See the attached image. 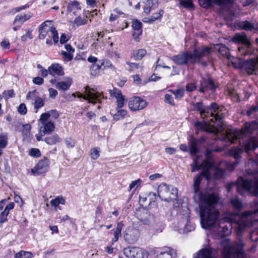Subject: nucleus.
<instances>
[{
	"label": "nucleus",
	"mask_w": 258,
	"mask_h": 258,
	"mask_svg": "<svg viewBox=\"0 0 258 258\" xmlns=\"http://www.w3.org/2000/svg\"><path fill=\"white\" fill-rule=\"evenodd\" d=\"M49 116L46 114H41L39 121L42 124V131L44 134H49L55 130V125L51 121L48 120Z\"/></svg>",
	"instance_id": "ddd939ff"
},
{
	"label": "nucleus",
	"mask_w": 258,
	"mask_h": 258,
	"mask_svg": "<svg viewBox=\"0 0 258 258\" xmlns=\"http://www.w3.org/2000/svg\"><path fill=\"white\" fill-rule=\"evenodd\" d=\"M49 74L53 76H63L64 72L62 67L58 63L52 64L48 68Z\"/></svg>",
	"instance_id": "b1692460"
},
{
	"label": "nucleus",
	"mask_w": 258,
	"mask_h": 258,
	"mask_svg": "<svg viewBox=\"0 0 258 258\" xmlns=\"http://www.w3.org/2000/svg\"><path fill=\"white\" fill-rule=\"evenodd\" d=\"M182 226L184 227L183 229V233H187L194 229V226L190 224V218L188 219L187 220L186 219L181 220L179 223V226L181 228Z\"/></svg>",
	"instance_id": "2f4dec72"
},
{
	"label": "nucleus",
	"mask_w": 258,
	"mask_h": 258,
	"mask_svg": "<svg viewBox=\"0 0 258 258\" xmlns=\"http://www.w3.org/2000/svg\"><path fill=\"white\" fill-rule=\"evenodd\" d=\"M244 148L247 153L250 150H254L258 147L257 140L255 137H250L244 143Z\"/></svg>",
	"instance_id": "5701e85b"
},
{
	"label": "nucleus",
	"mask_w": 258,
	"mask_h": 258,
	"mask_svg": "<svg viewBox=\"0 0 258 258\" xmlns=\"http://www.w3.org/2000/svg\"><path fill=\"white\" fill-rule=\"evenodd\" d=\"M147 54V51L145 49H140L134 50L132 55L136 60L141 59Z\"/></svg>",
	"instance_id": "ea45409f"
},
{
	"label": "nucleus",
	"mask_w": 258,
	"mask_h": 258,
	"mask_svg": "<svg viewBox=\"0 0 258 258\" xmlns=\"http://www.w3.org/2000/svg\"><path fill=\"white\" fill-rule=\"evenodd\" d=\"M102 211L101 208L99 206L97 207L95 211V223H98L100 221L101 219Z\"/></svg>",
	"instance_id": "6e6d98bb"
},
{
	"label": "nucleus",
	"mask_w": 258,
	"mask_h": 258,
	"mask_svg": "<svg viewBox=\"0 0 258 258\" xmlns=\"http://www.w3.org/2000/svg\"><path fill=\"white\" fill-rule=\"evenodd\" d=\"M142 180L140 179H138L137 180L133 181L130 184L128 187V191H131L133 188L136 187L134 191L136 188L141 184Z\"/></svg>",
	"instance_id": "4d7b16f0"
},
{
	"label": "nucleus",
	"mask_w": 258,
	"mask_h": 258,
	"mask_svg": "<svg viewBox=\"0 0 258 258\" xmlns=\"http://www.w3.org/2000/svg\"><path fill=\"white\" fill-rule=\"evenodd\" d=\"M226 165V162H222L220 163L219 167L214 169V176L215 178L218 179L223 177L224 173V170L223 167Z\"/></svg>",
	"instance_id": "72a5a7b5"
},
{
	"label": "nucleus",
	"mask_w": 258,
	"mask_h": 258,
	"mask_svg": "<svg viewBox=\"0 0 258 258\" xmlns=\"http://www.w3.org/2000/svg\"><path fill=\"white\" fill-rule=\"evenodd\" d=\"M31 4H32V3L29 2L24 6H21L19 7H17V8H14V9H13L12 10V12L13 13L19 12L23 10L28 8L31 5Z\"/></svg>",
	"instance_id": "e2e57ef3"
},
{
	"label": "nucleus",
	"mask_w": 258,
	"mask_h": 258,
	"mask_svg": "<svg viewBox=\"0 0 258 258\" xmlns=\"http://www.w3.org/2000/svg\"><path fill=\"white\" fill-rule=\"evenodd\" d=\"M116 109L117 112L113 116L114 119L118 120L122 119L127 115V111L126 110L122 109V108L118 109L117 108Z\"/></svg>",
	"instance_id": "a19ab883"
},
{
	"label": "nucleus",
	"mask_w": 258,
	"mask_h": 258,
	"mask_svg": "<svg viewBox=\"0 0 258 258\" xmlns=\"http://www.w3.org/2000/svg\"><path fill=\"white\" fill-rule=\"evenodd\" d=\"M50 204L52 207L54 208L55 211H57L58 209L61 210V208L59 206L60 204H65V200L63 197L58 196L54 199L51 200Z\"/></svg>",
	"instance_id": "7c9ffc66"
},
{
	"label": "nucleus",
	"mask_w": 258,
	"mask_h": 258,
	"mask_svg": "<svg viewBox=\"0 0 258 258\" xmlns=\"http://www.w3.org/2000/svg\"><path fill=\"white\" fill-rule=\"evenodd\" d=\"M147 105V103L146 101L138 96H134L131 98L128 102V107L133 111L142 110Z\"/></svg>",
	"instance_id": "f8f14e48"
},
{
	"label": "nucleus",
	"mask_w": 258,
	"mask_h": 258,
	"mask_svg": "<svg viewBox=\"0 0 258 258\" xmlns=\"http://www.w3.org/2000/svg\"><path fill=\"white\" fill-rule=\"evenodd\" d=\"M258 111V107L256 106H251L246 112V114L248 116H251L252 117H255L256 113Z\"/></svg>",
	"instance_id": "5fc2aeb1"
},
{
	"label": "nucleus",
	"mask_w": 258,
	"mask_h": 258,
	"mask_svg": "<svg viewBox=\"0 0 258 258\" xmlns=\"http://www.w3.org/2000/svg\"><path fill=\"white\" fill-rule=\"evenodd\" d=\"M15 258H32L33 254L29 251L21 250L15 254Z\"/></svg>",
	"instance_id": "c03bdc74"
},
{
	"label": "nucleus",
	"mask_w": 258,
	"mask_h": 258,
	"mask_svg": "<svg viewBox=\"0 0 258 258\" xmlns=\"http://www.w3.org/2000/svg\"><path fill=\"white\" fill-rule=\"evenodd\" d=\"M124 254L128 258H148L147 250L137 247H128L123 250Z\"/></svg>",
	"instance_id": "9b49d317"
},
{
	"label": "nucleus",
	"mask_w": 258,
	"mask_h": 258,
	"mask_svg": "<svg viewBox=\"0 0 258 258\" xmlns=\"http://www.w3.org/2000/svg\"><path fill=\"white\" fill-rule=\"evenodd\" d=\"M142 23L139 21L136 20L133 21L132 24V27L134 31L135 30H142Z\"/></svg>",
	"instance_id": "052dcab7"
},
{
	"label": "nucleus",
	"mask_w": 258,
	"mask_h": 258,
	"mask_svg": "<svg viewBox=\"0 0 258 258\" xmlns=\"http://www.w3.org/2000/svg\"><path fill=\"white\" fill-rule=\"evenodd\" d=\"M244 62L240 58H235L232 61L234 67L237 69H243Z\"/></svg>",
	"instance_id": "a18cd8bd"
},
{
	"label": "nucleus",
	"mask_w": 258,
	"mask_h": 258,
	"mask_svg": "<svg viewBox=\"0 0 258 258\" xmlns=\"http://www.w3.org/2000/svg\"><path fill=\"white\" fill-rule=\"evenodd\" d=\"M139 238V232L136 229H132L125 235V240L129 243H134Z\"/></svg>",
	"instance_id": "cd10ccee"
},
{
	"label": "nucleus",
	"mask_w": 258,
	"mask_h": 258,
	"mask_svg": "<svg viewBox=\"0 0 258 258\" xmlns=\"http://www.w3.org/2000/svg\"><path fill=\"white\" fill-rule=\"evenodd\" d=\"M32 17V15L30 12H28L27 14L18 15L16 16L13 24L15 25H19V27H20L25 21L29 20Z\"/></svg>",
	"instance_id": "393cba45"
},
{
	"label": "nucleus",
	"mask_w": 258,
	"mask_h": 258,
	"mask_svg": "<svg viewBox=\"0 0 258 258\" xmlns=\"http://www.w3.org/2000/svg\"><path fill=\"white\" fill-rule=\"evenodd\" d=\"M27 108L24 103H21L18 107V112L22 114L25 115L27 113Z\"/></svg>",
	"instance_id": "69168bd1"
},
{
	"label": "nucleus",
	"mask_w": 258,
	"mask_h": 258,
	"mask_svg": "<svg viewBox=\"0 0 258 258\" xmlns=\"http://www.w3.org/2000/svg\"><path fill=\"white\" fill-rule=\"evenodd\" d=\"M49 160L47 158H44L40 160L35 167L31 169V172L34 175L45 173L49 169Z\"/></svg>",
	"instance_id": "4468645a"
},
{
	"label": "nucleus",
	"mask_w": 258,
	"mask_h": 258,
	"mask_svg": "<svg viewBox=\"0 0 258 258\" xmlns=\"http://www.w3.org/2000/svg\"><path fill=\"white\" fill-rule=\"evenodd\" d=\"M177 252L175 249L170 247H164L155 258H175Z\"/></svg>",
	"instance_id": "6ab92c4d"
},
{
	"label": "nucleus",
	"mask_w": 258,
	"mask_h": 258,
	"mask_svg": "<svg viewBox=\"0 0 258 258\" xmlns=\"http://www.w3.org/2000/svg\"><path fill=\"white\" fill-rule=\"evenodd\" d=\"M8 137L7 134L0 135V148H5L8 145Z\"/></svg>",
	"instance_id": "49530a36"
},
{
	"label": "nucleus",
	"mask_w": 258,
	"mask_h": 258,
	"mask_svg": "<svg viewBox=\"0 0 258 258\" xmlns=\"http://www.w3.org/2000/svg\"><path fill=\"white\" fill-rule=\"evenodd\" d=\"M123 227V224L121 222L117 223L116 228L114 230H112L114 233V237L112 239L113 242H116L119 237L121 236V230Z\"/></svg>",
	"instance_id": "c9c22d12"
},
{
	"label": "nucleus",
	"mask_w": 258,
	"mask_h": 258,
	"mask_svg": "<svg viewBox=\"0 0 258 258\" xmlns=\"http://www.w3.org/2000/svg\"><path fill=\"white\" fill-rule=\"evenodd\" d=\"M242 150L239 148H235L230 151V154L235 159H237L240 157V154L242 153Z\"/></svg>",
	"instance_id": "864d4df0"
},
{
	"label": "nucleus",
	"mask_w": 258,
	"mask_h": 258,
	"mask_svg": "<svg viewBox=\"0 0 258 258\" xmlns=\"http://www.w3.org/2000/svg\"><path fill=\"white\" fill-rule=\"evenodd\" d=\"M250 238L253 241H258V229H255L251 232Z\"/></svg>",
	"instance_id": "774afa93"
},
{
	"label": "nucleus",
	"mask_w": 258,
	"mask_h": 258,
	"mask_svg": "<svg viewBox=\"0 0 258 258\" xmlns=\"http://www.w3.org/2000/svg\"><path fill=\"white\" fill-rule=\"evenodd\" d=\"M73 83L71 78L67 77L64 78L63 81L58 82L56 85V88L59 90L64 91L68 90Z\"/></svg>",
	"instance_id": "4be33fe9"
},
{
	"label": "nucleus",
	"mask_w": 258,
	"mask_h": 258,
	"mask_svg": "<svg viewBox=\"0 0 258 258\" xmlns=\"http://www.w3.org/2000/svg\"><path fill=\"white\" fill-rule=\"evenodd\" d=\"M37 91L34 90L32 91L29 92L26 95V99H33V103L35 112H37L39 109L42 107L44 105V99L36 95Z\"/></svg>",
	"instance_id": "f3484780"
},
{
	"label": "nucleus",
	"mask_w": 258,
	"mask_h": 258,
	"mask_svg": "<svg viewBox=\"0 0 258 258\" xmlns=\"http://www.w3.org/2000/svg\"><path fill=\"white\" fill-rule=\"evenodd\" d=\"M197 144L198 141L195 139H192L189 142V149L192 155H196L199 151L197 148Z\"/></svg>",
	"instance_id": "4c0bfd02"
},
{
	"label": "nucleus",
	"mask_w": 258,
	"mask_h": 258,
	"mask_svg": "<svg viewBox=\"0 0 258 258\" xmlns=\"http://www.w3.org/2000/svg\"><path fill=\"white\" fill-rule=\"evenodd\" d=\"M221 245L223 247V258H245L243 249L244 244L240 238L238 241L232 243L228 239L225 238L221 241ZM217 255L216 249L208 247L199 250L194 258H216Z\"/></svg>",
	"instance_id": "20e7f679"
},
{
	"label": "nucleus",
	"mask_w": 258,
	"mask_h": 258,
	"mask_svg": "<svg viewBox=\"0 0 258 258\" xmlns=\"http://www.w3.org/2000/svg\"><path fill=\"white\" fill-rule=\"evenodd\" d=\"M90 154L92 159H97L99 157V151L98 149L97 148H94L92 149Z\"/></svg>",
	"instance_id": "680f3d73"
},
{
	"label": "nucleus",
	"mask_w": 258,
	"mask_h": 258,
	"mask_svg": "<svg viewBox=\"0 0 258 258\" xmlns=\"http://www.w3.org/2000/svg\"><path fill=\"white\" fill-rule=\"evenodd\" d=\"M31 126L29 124H25L23 125L22 134L23 136L28 137L30 134Z\"/></svg>",
	"instance_id": "603ef678"
},
{
	"label": "nucleus",
	"mask_w": 258,
	"mask_h": 258,
	"mask_svg": "<svg viewBox=\"0 0 258 258\" xmlns=\"http://www.w3.org/2000/svg\"><path fill=\"white\" fill-rule=\"evenodd\" d=\"M206 159L202 162L200 161L199 156L194 160L191 172H195L200 168L203 171L194 178L193 189L194 199L196 202L199 203L200 210L201 223L203 228L207 229L211 227H216V224L219 217V212L215 208V206L219 201L216 194H210L200 190V186L203 176L207 180L210 178L209 170L213 165V159L210 156V152L206 151Z\"/></svg>",
	"instance_id": "f257e3e1"
},
{
	"label": "nucleus",
	"mask_w": 258,
	"mask_h": 258,
	"mask_svg": "<svg viewBox=\"0 0 258 258\" xmlns=\"http://www.w3.org/2000/svg\"><path fill=\"white\" fill-rule=\"evenodd\" d=\"M249 74H256L258 72V58L256 60L250 59L244 63V68Z\"/></svg>",
	"instance_id": "aec40b11"
},
{
	"label": "nucleus",
	"mask_w": 258,
	"mask_h": 258,
	"mask_svg": "<svg viewBox=\"0 0 258 258\" xmlns=\"http://www.w3.org/2000/svg\"><path fill=\"white\" fill-rule=\"evenodd\" d=\"M211 52V48L202 46L195 48L193 53L187 51H183L170 57V59L177 65L188 66L199 62L203 57L210 55Z\"/></svg>",
	"instance_id": "39448f33"
},
{
	"label": "nucleus",
	"mask_w": 258,
	"mask_h": 258,
	"mask_svg": "<svg viewBox=\"0 0 258 258\" xmlns=\"http://www.w3.org/2000/svg\"><path fill=\"white\" fill-rule=\"evenodd\" d=\"M84 89L85 94L78 93L77 94L78 98H83L84 100H87L88 102L93 104L97 102L100 103L101 99L104 98L102 92H99L93 88L91 89L87 86Z\"/></svg>",
	"instance_id": "9d476101"
},
{
	"label": "nucleus",
	"mask_w": 258,
	"mask_h": 258,
	"mask_svg": "<svg viewBox=\"0 0 258 258\" xmlns=\"http://www.w3.org/2000/svg\"><path fill=\"white\" fill-rule=\"evenodd\" d=\"M217 48L218 50V51L220 53H221L223 56H226L227 57L229 55V49L228 48L224 45H217Z\"/></svg>",
	"instance_id": "de8ad7c7"
},
{
	"label": "nucleus",
	"mask_w": 258,
	"mask_h": 258,
	"mask_svg": "<svg viewBox=\"0 0 258 258\" xmlns=\"http://www.w3.org/2000/svg\"><path fill=\"white\" fill-rule=\"evenodd\" d=\"M87 17L86 16V18H82L80 16H78L74 20V23L78 27L86 24L88 21Z\"/></svg>",
	"instance_id": "09e8293b"
},
{
	"label": "nucleus",
	"mask_w": 258,
	"mask_h": 258,
	"mask_svg": "<svg viewBox=\"0 0 258 258\" xmlns=\"http://www.w3.org/2000/svg\"><path fill=\"white\" fill-rule=\"evenodd\" d=\"M29 155L33 157H39L41 156L40 150L37 148H32L29 151Z\"/></svg>",
	"instance_id": "bf43d9fd"
},
{
	"label": "nucleus",
	"mask_w": 258,
	"mask_h": 258,
	"mask_svg": "<svg viewBox=\"0 0 258 258\" xmlns=\"http://www.w3.org/2000/svg\"><path fill=\"white\" fill-rule=\"evenodd\" d=\"M103 64V62L101 60H99L97 63L92 64L90 67L91 74L93 76L98 75Z\"/></svg>",
	"instance_id": "f704fd0d"
},
{
	"label": "nucleus",
	"mask_w": 258,
	"mask_h": 258,
	"mask_svg": "<svg viewBox=\"0 0 258 258\" xmlns=\"http://www.w3.org/2000/svg\"><path fill=\"white\" fill-rule=\"evenodd\" d=\"M54 28L52 21L47 20L42 23L39 27V38L44 39L49 32L51 34Z\"/></svg>",
	"instance_id": "dca6fc26"
},
{
	"label": "nucleus",
	"mask_w": 258,
	"mask_h": 258,
	"mask_svg": "<svg viewBox=\"0 0 258 258\" xmlns=\"http://www.w3.org/2000/svg\"><path fill=\"white\" fill-rule=\"evenodd\" d=\"M169 92L172 93L175 96L176 99H180L184 94V89L183 88H180L176 90H169Z\"/></svg>",
	"instance_id": "37998d69"
},
{
	"label": "nucleus",
	"mask_w": 258,
	"mask_h": 258,
	"mask_svg": "<svg viewBox=\"0 0 258 258\" xmlns=\"http://www.w3.org/2000/svg\"><path fill=\"white\" fill-rule=\"evenodd\" d=\"M44 141L49 145H53L61 141V139L57 134H53L46 137Z\"/></svg>",
	"instance_id": "473e14b6"
},
{
	"label": "nucleus",
	"mask_w": 258,
	"mask_h": 258,
	"mask_svg": "<svg viewBox=\"0 0 258 258\" xmlns=\"http://www.w3.org/2000/svg\"><path fill=\"white\" fill-rule=\"evenodd\" d=\"M230 203L234 209L238 211H239L242 207V204L237 197L231 198Z\"/></svg>",
	"instance_id": "79ce46f5"
},
{
	"label": "nucleus",
	"mask_w": 258,
	"mask_h": 258,
	"mask_svg": "<svg viewBox=\"0 0 258 258\" xmlns=\"http://www.w3.org/2000/svg\"><path fill=\"white\" fill-rule=\"evenodd\" d=\"M81 7L79 3L77 1L71 2L69 3L67 7V11L69 13H73L75 15H77L81 11Z\"/></svg>",
	"instance_id": "c85d7f7f"
},
{
	"label": "nucleus",
	"mask_w": 258,
	"mask_h": 258,
	"mask_svg": "<svg viewBox=\"0 0 258 258\" xmlns=\"http://www.w3.org/2000/svg\"><path fill=\"white\" fill-rule=\"evenodd\" d=\"M51 36L53 38V40L55 43H56L58 42L59 38H58V33L55 29V28H54V29H52L51 33L50 34Z\"/></svg>",
	"instance_id": "0e129e2a"
},
{
	"label": "nucleus",
	"mask_w": 258,
	"mask_h": 258,
	"mask_svg": "<svg viewBox=\"0 0 258 258\" xmlns=\"http://www.w3.org/2000/svg\"><path fill=\"white\" fill-rule=\"evenodd\" d=\"M178 191L176 188L165 183L160 184L158 188V194L161 199L167 202L176 200Z\"/></svg>",
	"instance_id": "6e6552de"
},
{
	"label": "nucleus",
	"mask_w": 258,
	"mask_h": 258,
	"mask_svg": "<svg viewBox=\"0 0 258 258\" xmlns=\"http://www.w3.org/2000/svg\"><path fill=\"white\" fill-rule=\"evenodd\" d=\"M218 85L210 78H203L201 81L200 92L204 93L207 91L214 92Z\"/></svg>",
	"instance_id": "2eb2a0df"
},
{
	"label": "nucleus",
	"mask_w": 258,
	"mask_h": 258,
	"mask_svg": "<svg viewBox=\"0 0 258 258\" xmlns=\"http://www.w3.org/2000/svg\"><path fill=\"white\" fill-rule=\"evenodd\" d=\"M180 5L185 8H193L192 0H179Z\"/></svg>",
	"instance_id": "3c124183"
},
{
	"label": "nucleus",
	"mask_w": 258,
	"mask_h": 258,
	"mask_svg": "<svg viewBox=\"0 0 258 258\" xmlns=\"http://www.w3.org/2000/svg\"><path fill=\"white\" fill-rule=\"evenodd\" d=\"M14 208V203L11 202L8 204L5 208L4 211L0 214V223H3L8 220L7 216L9 214V211Z\"/></svg>",
	"instance_id": "c756f323"
},
{
	"label": "nucleus",
	"mask_w": 258,
	"mask_h": 258,
	"mask_svg": "<svg viewBox=\"0 0 258 258\" xmlns=\"http://www.w3.org/2000/svg\"><path fill=\"white\" fill-rule=\"evenodd\" d=\"M191 108L193 110L199 111L201 116L204 119L202 122L195 123L198 128L216 134L220 130L223 129L224 115L217 103L213 102L210 106H205L202 102H199L192 103Z\"/></svg>",
	"instance_id": "7ed1b4c3"
},
{
	"label": "nucleus",
	"mask_w": 258,
	"mask_h": 258,
	"mask_svg": "<svg viewBox=\"0 0 258 258\" xmlns=\"http://www.w3.org/2000/svg\"><path fill=\"white\" fill-rule=\"evenodd\" d=\"M145 6L144 11L145 13L148 14L154 6H157L156 0H145Z\"/></svg>",
	"instance_id": "e433bc0d"
},
{
	"label": "nucleus",
	"mask_w": 258,
	"mask_h": 258,
	"mask_svg": "<svg viewBox=\"0 0 258 258\" xmlns=\"http://www.w3.org/2000/svg\"><path fill=\"white\" fill-rule=\"evenodd\" d=\"M180 213L181 215V221L185 219L187 220L188 219L190 218V210L187 205L182 206Z\"/></svg>",
	"instance_id": "58836bf2"
},
{
	"label": "nucleus",
	"mask_w": 258,
	"mask_h": 258,
	"mask_svg": "<svg viewBox=\"0 0 258 258\" xmlns=\"http://www.w3.org/2000/svg\"><path fill=\"white\" fill-rule=\"evenodd\" d=\"M59 53L62 55L63 60L66 61H71L73 59V53L63 50H61Z\"/></svg>",
	"instance_id": "8fccbe9b"
},
{
	"label": "nucleus",
	"mask_w": 258,
	"mask_h": 258,
	"mask_svg": "<svg viewBox=\"0 0 258 258\" xmlns=\"http://www.w3.org/2000/svg\"><path fill=\"white\" fill-rule=\"evenodd\" d=\"M26 31V34L21 37V40L24 42L26 41L28 39H32L33 38L32 31L30 29H27Z\"/></svg>",
	"instance_id": "13d9d810"
},
{
	"label": "nucleus",
	"mask_w": 258,
	"mask_h": 258,
	"mask_svg": "<svg viewBox=\"0 0 258 258\" xmlns=\"http://www.w3.org/2000/svg\"><path fill=\"white\" fill-rule=\"evenodd\" d=\"M109 92L116 99V108H122L124 104L125 97L122 95L121 91L117 89H113L112 90H110Z\"/></svg>",
	"instance_id": "412c9836"
},
{
	"label": "nucleus",
	"mask_w": 258,
	"mask_h": 258,
	"mask_svg": "<svg viewBox=\"0 0 258 258\" xmlns=\"http://www.w3.org/2000/svg\"><path fill=\"white\" fill-rule=\"evenodd\" d=\"M239 27L243 30L253 31H258V23H251L248 21H245L240 22L238 24Z\"/></svg>",
	"instance_id": "bb28decb"
},
{
	"label": "nucleus",
	"mask_w": 258,
	"mask_h": 258,
	"mask_svg": "<svg viewBox=\"0 0 258 258\" xmlns=\"http://www.w3.org/2000/svg\"><path fill=\"white\" fill-rule=\"evenodd\" d=\"M258 128V123L255 121L246 122L244 127L241 130L229 129L226 131V135L223 140L230 144L235 143L237 139L245 137L249 134H252Z\"/></svg>",
	"instance_id": "423d86ee"
},
{
	"label": "nucleus",
	"mask_w": 258,
	"mask_h": 258,
	"mask_svg": "<svg viewBox=\"0 0 258 258\" xmlns=\"http://www.w3.org/2000/svg\"><path fill=\"white\" fill-rule=\"evenodd\" d=\"M235 0H199L200 6L204 8H209L213 6V4L219 6L232 4Z\"/></svg>",
	"instance_id": "a211bd4d"
},
{
	"label": "nucleus",
	"mask_w": 258,
	"mask_h": 258,
	"mask_svg": "<svg viewBox=\"0 0 258 258\" xmlns=\"http://www.w3.org/2000/svg\"><path fill=\"white\" fill-rule=\"evenodd\" d=\"M232 41L235 43L242 44L238 47L239 52L241 55H246L250 53L251 43L244 33H237L232 38Z\"/></svg>",
	"instance_id": "1a4fd4ad"
},
{
	"label": "nucleus",
	"mask_w": 258,
	"mask_h": 258,
	"mask_svg": "<svg viewBox=\"0 0 258 258\" xmlns=\"http://www.w3.org/2000/svg\"><path fill=\"white\" fill-rule=\"evenodd\" d=\"M250 207L254 210L245 211L240 216L235 214L225 213L218 223V236L223 237L230 235L233 223H235L237 225V233L239 235L246 227H249L255 222H258V201H254Z\"/></svg>",
	"instance_id": "f03ea898"
},
{
	"label": "nucleus",
	"mask_w": 258,
	"mask_h": 258,
	"mask_svg": "<svg viewBox=\"0 0 258 258\" xmlns=\"http://www.w3.org/2000/svg\"><path fill=\"white\" fill-rule=\"evenodd\" d=\"M163 14L164 11L160 9L157 13L153 14L150 17L144 18L143 21L144 23L149 24L152 23L156 21H160Z\"/></svg>",
	"instance_id": "a878e982"
},
{
	"label": "nucleus",
	"mask_w": 258,
	"mask_h": 258,
	"mask_svg": "<svg viewBox=\"0 0 258 258\" xmlns=\"http://www.w3.org/2000/svg\"><path fill=\"white\" fill-rule=\"evenodd\" d=\"M43 114H46L48 115L49 118L50 117H52L54 119H56L59 117V114L58 112L55 110H52L47 113H43Z\"/></svg>",
	"instance_id": "338daca9"
},
{
	"label": "nucleus",
	"mask_w": 258,
	"mask_h": 258,
	"mask_svg": "<svg viewBox=\"0 0 258 258\" xmlns=\"http://www.w3.org/2000/svg\"><path fill=\"white\" fill-rule=\"evenodd\" d=\"M251 179H239L237 186L238 192L243 195V190L248 191L253 196L258 195V171L254 173Z\"/></svg>",
	"instance_id": "0eeeda50"
}]
</instances>
